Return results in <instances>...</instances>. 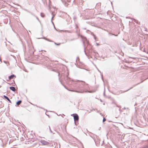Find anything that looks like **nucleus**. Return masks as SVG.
Returning <instances> with one entry per match:
<instances>
[{"label":"nucleus","mask_w":148,"mask_h":148,"mask_svg":"<svg viewBox=\"0 0 148 148\" xmlns=\"http://www.w3.org/2000/svg\"><path fill=\"white\" fill-rule=\"evenodd\" d=\"M58 73L59 79L60 82L64 87L69 91L80 93L89 92L88 90L89 89V87L88 84H86L85 82L83 81L79 80L74 81L68 77L69 74V73L67 72L66 75L64 78V80L68 86L71 88L70 89H69L62 83L59 77L60 73L58 72Z\"/></svg>","instance_id":"1"},{"label":"nucleus","mask_w":148,"mask_h":148,"mask_svg":"<svg viewBox=\"0 0 148 148\" xmlns=\"http://www.w3.org/2000/svg\"><path fill=\"white\" fill-rule=\"evenodd\" d=\"M84 45V51L85 55L87 56L88 58H92V56H94L95 59H96L97 57L99 56V53L94 49L93 46L89 43L87 42V45L86 47L84 45V42H83Z\"/></svg>","instance_id":"2"},{"label":"nucleus","mask_w":148,"mask_h":148,"mask_svg":"<svg viewBox=\"0 0 148 148\" xmlns=\"http://www.w3.org/2000/svg\"><path fill=\"white\" fill-rule=\"evenodd\" d=\"M42 53H38V64H43L45 65V64H47V62H46L45 61H47L49 59L47 57L45 58Z\"/></svg>","instance_id":"3"},{"label":"nucleus","mask_w":148,"mask_h":148,"mask_svg":"<svg viewBox=\"0 0 148 148\" xmlns=\"http://www.w3.org/2000/svg\"><path fill=\"white\" fill-rule=\"evenodd\" d=\"M73 116L74 120V121H78L79 119V117L78 115L77 114L75 113L71 114V116Z\"/></svg>","instance_id":"4"},{"label":"nucleus","mask_w":148,"mask_h":148,"mask_svg":"<svg viewBox=\"0 0 148 148\" xmlns=\"http://www.w3.org/2000/svg\"><path fill=\"white\" fill-rule=\"evenodd\" d=\"M40 142L42 143V145H48L50 144V143L49 142L46 141L45 140H41L40 141Z\"/></svg>","instance_id":"5"},{"label":"nucleus","mask_w":148,"mask_h":148,"mask_svg":"<svg viewBox=\"0 0 148 148\" xmlns=\"http://www.w3.org/2000/svg\"><path fill=\"white\" fill-rule=\"evenodd\" d=\"M148 78V77L147 78H146L145 79H144V80H143L142 81H141L139 83H138L137 84H136V85H134L133 86H132V87H131L130 88H129V89H128V90H125V91H123V92H122L123 93V92H127V91H128V90H130V89H132V88H133V87H134V86H136V85H138V84H140V83H142V82H143L144 80H146V79H147Z\"/></svg>","instance_id":"6"},{"label":"nucleus","mask_w":148,"mask_h":148,"mask_svg":"<svg viewBox=\"0 0 148 148\" xmlns=\"http://www.w3.org/2000/svg\"><path fill=\"white\" fill-rule=\"evenodd\" d=\"M77 35L79 37H80L84 39L85 40H87V39L86 37L83 36L82 35H80L79 33H78L77 34Z\"/></svg>","instance_id":"7"},{"label":"nucleus","mask_w":148,"mask_h":148,"mask_svg":"<svg viewBox=\"0 0 148 148\" xmlns=\"http://www.w3.org/2000/svg\"><path fill=\"white\" fill-rule=\"evenodd\" d=\"M61 1L65 6L67 7L68 6V4L65 1L62 0H61Z\"/></svg>","instance_id":"8"},{"label":"nucleus","mask_w":148,"mask_h":148,"mask_svg":"<svg viewBox=\"0 0 148 148\" xmlns=\"http://www.w3.org/2000/svg\"><path fill=\"white\" fill-rule=\"evenodd\" d=\"M10 90L13 91H15L16 90L15 88L13 86H11L10 87Z\"/></svg>","instance_id":"9"},{"label":"nucleus","mask_w":148,"mask_h":148,"mask_svg":"<svg viewBox=\"0 0 148 148\" xmlns=\"http://www.w3.org/2000/svg\"><path fill=\"white\" fill-rule=\"evenodd\" d=\"M3 97L7 99L10 103H11V101L10 100V99L7 97L5 95H4Z\"/></svg>","instance_id":"10"},{"label":"nucleus","mask_w":148,"mask_h":148,"mask_svg":"<svg viewBox=\"0 0 148 148\" xmlns=\"http://www.w3.org/2000/svg\"><path fill=\"white\" fill-rule=\"evenodd\" d=\"M43 38L45 39L46 40H47L49 41V42H53L50 39H49V38H46L45 37H43Z\"/></svg>","instance_id":"11"},{"label":"nucleus","mask_w":148,"mask_h":148,"mask_svg":"<svg viewBox=\"0 0 148 148\" xmlns=\"http://www.w3.org/2000/svg\"><path fill=\"white\" fill-rule=\"evenodd\" d=\"M14 77H15V76L14 75H12L9 77V79L10 80L12 79H13V78Z\"/></svg>","instance_id":"12"},{"label":"nucleus","mask_w":148,"mask_h":148,"mask_svg":"<svg viewBox=\"0 0 148 148\" xmlns=\"http://www.w3.org/2000/svg\"><path fill=\"white\" fill-rule=\"evenodd\" d=\"M133 21H134V22L138 24L140 23V22H139L137 20H136L135 19L133 18Z\"/></svg>","instance_id":"13"},{"label":"nucleus","mask_w":148,"mask_h":148,"mask_svg":"<svg viewBox=\"0 0 148 148\" xmlns=\"http://www.w3.org/2000/svg\"><path fill=\"white\" fill-rule=\"evenodd\" d=\"M108 34L109 36H113V35H114L115 36H117V35L116 34V35H115V34H112V33H111L110 32L109 33H108Z\"/></svg>","instance_id":"14"},{"label":"nucleus","mask_w":148,"mask_h":148,"mask_svg":"<svg viewBox=\"0 0 148 148\" xmlns=\"http://www.w3.org/2000/svg\"><path fill=\"white\" fill-rule=\"evenodd\" d=\"M22 101H21L20 100L16 102V104L18 106L21 103Z\"/></svg>","instance_id":"15"},{"label":"nucleus","mask_w":148,"mask_h":148,"mask_svg":"<svg viewBox=\"0 0 148 148\" xmlns=\"http://www.w3.org/2000/svg\"><path fill=\"white\" fill-rule=\"evenodd\" d=\"M40 16L41 17L43 18L45 17V15L44 13H40Z\"/></svg>","instance_id":"16"},{"label":"nucleus","mask_w":148,"mask_h":148,"mask_svg":"<svg viewBox=\"0 0 148 148\" xmlns=\"http://www.w3.org/2000/svg\"><path fill=\"white\" fill-rule=\"evenodd\" d=\"M133 61H131L130 60H128V61H127V60H126L125 61V62H126V63H130V62H132Z\"/></svg>","instance_id":"17"},{"label":"nucleus","mask_w":148,"mask_h":148,"mask_svg":"<svg viewBox=\"0 0 148 148\" xmlns=\"http://www.w3.org/2000/svg\"><path fill=\"white\" fill-rule=\"evenodd\" d=\"M54 44L56 45H60V44L61 43H57L56 42H54Z\"/></svg>","instance_id":"18"},{"label":"nucleus","mask_w":148,"mask_h":148,"mask_svg":"<svg viewBox=\"0 0 148 148\" xmlns=\"http://www.w3.org/2000/svg\"><path fill=\"white\" fill-rule=\"evenodd\" d=\"M101 75L102 79L103 80V82H104V79L103 78V74L102 73H101Z\"/></svg>","instance_id":"19"},{"label":"nucleus","mask_w":148,"mask_h":148,"mask_svg":"<svg viewBox=\"0 0 148 148\" xmlns=\"http://www.w3.org/2000/svg\"><path fill=\"white\" fill-rule=\"evenodd\" d=\"M106 121V118L105 117H103V122H104Z\"/></svg>","instance_id":"20"},{"label":"nucleus","mask_w":148,"mask_h":148,"mask_svg":"<svg viewBox=\"0 0 148 148\" xmlns=\"http://www.w3.org/2000/svg\"><path fill=\"white\" fill-rule=\"evenodd\" d=\"M147 140L148 141V139ZM141 148H148V145L144 146Z\"/></svg>","instance_id":"21"},{"label":"nucleus","mask_w":148,"mask_h":148,"mask_svg":"<svg viewBox=\"0 0 148 148\" xmlns=\"http://www.w3.org/2000/svg\"><path fill=\"white\" fill-rule=\"evenodd\" d=\"M75 64L76 65V66L78 67V68H80V69H81V67L80 66L78 65H76V64Z\"/></svg>","instance_id":"22"},{"label":"nucleus","mask_w":148,"mask_h":148,"mask_svg":"<svg viewBox=\"0 0 148 148\" xmlns=\"http://www.w3.org/2000/svg\"><path fill=\"white\" fill-rule=\"evenodd\" d=\"M49 130L50 131V132L51 133H52L53 132L51 131V130L50 126H49Z\"/></svg>","instance_id":"23"},{"label":"nucleus","mask_w":148,"mask_h":148,"mask_svg":"<svg viewBox=\"0 0 148 148\" xmlns=\"http://www.w3.org/2000/svg\"><path fill=\"white\" fill-rule=\"evenodd\" d=\"M91 32L89 30H87L86 31V32L88 33H89V32Z\"/></svg>","instance_id":"24"},{"label":"nucleus","mask_w":148,"mask_h":148,"mask_svg":"<svg viewBox=\"0 0 148 148\" xmlns=\"http://www.w3.org/2000/svg\"><path fill=\"white\" fill-rule=\"evenodd\" d=\"M94 38L96 40V39L97 38V37L95 35H94V36H93Z\"/></svg>","instance_id":"25"},{"label":"nucleus","mask_w":148,"mask_h":148,"mask_svg":"<svg viewBox=\"0 0 148 148\" xmlns=\"http://www.w3.org/2000/svg\"><path fill=\"white\" fill-rule=\"evenodd\" d=\"M77 60H79V57L78 56H77V59L76 60V62H77Z\"/></svg>","instance_id":"26"},{"label":"nucleus","mask_w":148,"mask_h":148,"mask_svg":"<svg viewBox=\"0 0 148 148\" xmlns=\"http://www.w3.org/2000/svg\"><path fill=\"white\" fill-rule=\"evenodd\" d=\"M90 33L91 34V35H92V36H94V35H95L94 34L93 32H90Z\"/></svg>","instance_id":"27"},{"label":"nucleus","mask_w":148,"mask_h":148,"mask_svg":"<svg viewBox=\"0 0 148 148\" xmlns=\"http://www.w3.org/2000/svg\"><path fill=\"white\" fill-rule=\"evenodd\" d=\"M75 40V39H74V38L71 39H69V41H72L73 40Z\"/></svg>","instance_id":"28"},{"label":"nucleus","mask_w":148,"mask_h":148,"mask_svg":"<svg viewBox=\"0 0 148 148\" xmlns=\"http://www.w3.org/2000/svg\"><path fill=\"white\" fill-rule=\"evenodd\" d=\"M121 56H123V55H124V53H123L122 52H121L120 54Z\"/></svg>","instance_id":"29"},{"label":"nucleus","mask_w":148,"mask_h":148,"mask_svg":"<svg viewBox=\"0 0 148 148\" xmlns=\"http://www.w3.org/2000/svg\"><path fill=\"white\" fill-rule=\"evenodd\" d=\"M45 114L47 116H48V117H49V118H50V116H49V115H48V114H47L46 113V112L45 113Z\"/></svg>","instance_id":"30"},{"label":"nucleus","mask_w":148,"mask_h":148,"mask_svg":"<svg viewBox=\"0 0 148 148\" xmlns=\"http://www.w3.org/2000/svg\"><path fill=\"white\" fill-rule=\"evenodd\" d=\"M53 18V16H52V18H51V22H52V23L54 25V23H53V22L52 21Z\"/></svg>","instance_id":"31"},{"label":"nucleus","mask_w":148,"mask_h":148,"mask_svg":"<svg viewBox=\"0 0 148 148\" xmlns=\"http://www.w3.org/2000/svg\"><path fill=\"white\" fill-rule=\"evenodd\" d=\"M129 58H132V59H136L135 58H133V57H129Z\"/></svg>","instance_id":"32"},{"label":"nucleus","mask_w":148,"mask_h":148,"mask_svg":"<svg viewBox=\"0 0 148 148\" xmlns=\"http://www.w3.org/2000/svg\"><path fill=\"white\" fill-rule=\"evenodd\" d=\"M39 107V108H42V109H44V110H46V112L48 111H47V110H45V109H44V108H40V107Z\"/></svg>","instance_id":"33"},{"label":"nucleus","mask_w":148,"mask_h":148,"mask_svg":"<svg viewBox=\"0 0 148 148\" xmlns=\"http://www.w3.org/2000/svg\"><path fill=\"white\" fill-rule=\"evenodd\" d=\"M120 108H121V106H120V107H119V111H120V112H121V109H120Z\"/></svg>","instance_id":"34"},{"label":"nucleus","mask_w":148,"mask_h":148,"mask_svg":"<svg viewBox=\"0 0 148 148\" xmlns=\"http://www.w3.org/2000/svg\"><path fill=\"white\" fill-rule=\"evenodd\" d=\"M97 70H98V71L101 74V71L99 70V69L97 68Z\"/></svg>","instance_id":"35"},{"label":"nucleus","mask_w":148,"mask_h":148,"mask_svg":"<svg viewBox=\"0 0 148 148\" xmlns=\"http://www.w3.org/2000/svg\"><path fill=\"white\" fill-rule=\"evenodd\" d=\"M103 95L105 96V90L104 92H103Z\"/></svg>","instance_id":"36"},{"label":"nucleus","mask_w":148,"mask_h":148,"mask_svg":"<svg viewBox=\"0 0 148 148\" xmlns=\"http://www.w3.org/2000/svg\"><path fill=\"white\" fill-rule=\"evenodd\" d=\"M50 67V66H49V65H48V66H47V68H48V69Z\"/></svg>","instance_id":"37"},{"label":"nucleus","mask_w":148,"mask_h":148,"mask_svg":"<svg viewBox=\"0 0 148 148\" xmlns=\"http://www.w3.org/2000/svg\"><path fill=\"white\" fill-rule=\"evenodd\" d=\"M68 2H70L71 0H67Z\"/></svg>","instance_id":"38"},{"label":"nucleus","mask_w":148,"mask_h":148,"mask_svg":"<svg viewBox=\"0 0 148 148\" xmlns=\"http://www.w3.org/2000/svg\"><path fill=\"white\" fill-rule=\"evenodd\" d=\"M114 53H117V52L116 51H114Z\"/></svg>","instance_id":"39"},{"label":"nucleus","mask_w":148,"mask_h":148,"mask_svg":"<svg viewBox=\"0 0 148 148\" xmlns=\"http://www.w3.org/2000/svg\"><path fill=\"white\" fill-rule=\"evenodd\" d=\"M52 71H55V69H52Z\"/></svg>","instance_id":"40"},{"label":"nucleus","mask_w":148,"mask_h":148,"mask_svg":"<svg viewBox=\"0 0 148 148\" xmlns=\"http://www.w3.org/2000/svg\"><path fill=\"white\" fill-rule=\"evenodd\" d=\"M96 44H97V46H98V45H99V43H96Z\"/></svg>","instance_id":"41"},{"label":"nucleus","mask_w":148,"mask_h":148,"mask_svg":"<svg viewBox=\"0 0 148 148\" xmlns=\"http://www.w3.org/2000/svg\"><path fill=\"white\" fill-rule=\"evenodd\" d=\"M83 29H86V28H83Z\"/></svg>","instance_id":"42"},{"label":"nucleus","mask_w":148,"mask_h":148,"mask_svg":"<svg viewBox=\"0 0 148 148\" xmlns=\"http://www.w3.org/2000/svg\"><path fill=\"white\" fill-rule=\"evenodd\" d=\"M63 75H64V74L63 73L61 74V76H62Z\"/></svg>","instance_id":"43"},{"label":"nucleus","mask_w":148,"mask_h":148,"mask_svg":"<svg viewBox=\"0 0 148 148\" xmlns=\"http://www.w3.org/2000/svg\"><path fill=\"white\" fill-rule=\"evenodd\" d=\"M74 123H75V125H77L76 123L75 122V121H74Z\"/></svg>","instance_id":"44"},{"label":"nucleus","mask_w":148,"mask_h":148,"mask_svg":"<svg viewBox=\"0 0 148 148\" xmlns=\"http://www.w3.org/2000/svg\"><path fill=\"white\" fill-rule=\"evenodd\" d=\"M76 28H77V27H78L77 25H76Z\"/></svg>","instance_id":"45"},{"label":"nucleus","mask_w":148,"mask_h":148,"mask_svg":"<svg viewBox=\"0 0 148 148\" xmlns=\"http://www.w3.org/2000/svg\"><path fill=\"white\" fill-rule=\"evenodd\" d=\"M135 111H136V107H135Z\"/></svg>","instance_id":"46"},{"label":"nucleus","mask_w":148,"mask_h":148,"mask_svg":"<svg viewBox=\"0 0 148 148\" xmlns=\"http://www.w3.org/2000/svg\"><path fill=\"white\" fill-rule=\"evenodd\" d=\"M100 101H101V102H102V100H101V99H100Z\"/></svg>","instance_id":"47"},{"label":"nucleus","mask_w":148,"mask_h":148,"mask_svg":"<svg viewBox=\"0 0 148 148\" xmlns=\"http://www.w3.org/2000/svg\"><path fill=\"white\" fill-rule=\"evenodd\" d=\"M116 106L117 107H119H119H120V106H118V105H117Z\"/></svg>","instance_id":"48"},{"label":"nucleus","mask_w":148,"mask_h":148,"mask_svg":"<svg viewBox=\"0 0 148 148\" xmlns=\"http://www.w3.org/2000/svg\"><path fill=\"white\" fill-rule=\"evenodd\" d=\"M123 109H126V108L125 107H124L123 108Z\"/></svg>","instance_id":"49"},{"label":"nucleus","mask_w":148,"mask_h":148,"mask_svg":"<svg viewBox=\"0 0 148 148\" xmlns=\"http://www.w3.org/2000/svg\"><path fill=\"white\" fill-rule=\"evenodd\" d=\"M136 105H137L136 103L135 104V105H134V106H135Z\"/></svg>","instance_id":"50"},{"label":"nucleus","mask_w":148,"mask_h":148,"mask_svg":"<svg viewBox=\"0 0 148 148\" xmlns=\"http://www.w3.org/2000/svg\"><path fill=\"white\" fill-rule=\"evenodd\" d=\"M40 38H37V39H40Z\"/></svg>","instance_id":"51"},{"label":"nucleus","mask_w":148,"mask_h":148,"mask_svg":"<svg viewBox=\"0 0 148 148\" xmlns=\"http://www.w3.org/2000/svg\"><path fill=\"white\" fill-rule=\"evenodd\" d=\"M38 20L39 21H40L39 20L38 18H37Z\"/></svg>","instance_id":"52"},{"label":"nucleus","mask_w":148,"mask_h":148,"mask_svg":"<svg viewBox=\"0 0 148 148\" xmlns=\"http://www.w3.org/2000/svg\"><path fill=\"white\" fill-rule=\"evenodd\" d=\"M100 114L101 115H102V113H100Z\"/></svg>","instance_id":"53"},{"label":"nucleus","mask_w":148,"mask_h":148,"mask_svg":"<svg viewBox=\"0 0 148 148\" xmlns=\"http://www.w3.org/2000/svg\"><path fill=\"white\" fill-rule=\"evenodd\" d=\"M75 17H74V19H75Z\"/></svg>","instance_id":"54"},{"label":"nucleus","mask_w":148,"mask_h":148,"mask_svg":"<svg viewBox=\"0 0 148 148\" xmlns=\"http://www.w3.org/2000/svg\"><path fill=\"white\" fill-rule=\"evenodd\" d=\"M147 53L148 54V51L147 52Z\"/></svg>","instance_id":"55"},{"label":"nucleus","mask_w":148,"mask_h":148,"mask_svg":"<svg viewBox=\"0 0 148 148\" xmlns=\"http://www.w3.org/2000/svg\"><path fill=\"white\" fill-rule=\"evenodd\" d=\"M144 51H145V49H144Z\"/></svg>","instance_id":"56"},{"label":"nucleus","mask_w":148,"mask_h":148,"mask_svg":"<svg viewBox=\"0 0 148 148\" xmlns=\"http://www.w3.org/2000/svg\"><path fill=\"white\" fill-rule=\"evenodd\" d=\"M90 136L92 138V137L91 136Z\"/></svg>","instance_id":"57"},{"label":"nucleus","mask_w":148,"mask_h":148,"mask_svg":"<svg viewBox=\"0 0 148 148\" xmlns=\"http://www.w3.org/2000/svg\"><path fill=\"white\" fill-rule=\"evenodd\" d=\"M39 52H40V51L39 50Z\"/></svg>","instance_id":"58"},{"label":"nucleus","mask_w":148,"mask_h":148,"mask_svg":"<svg viewBox=\"0 0 148 148\" xmlns=\"http://www.w3.org/2000/svg\"><path fill=\"white\" fill-rule=\"evenodd\" d=\"M137 42H138H138L137 41Z\"/></svg>","instance_id":"59"},{"label":"nucleus","mask_w":148,"mask_h":148,"mask_svg":"<svg viewBox=\"0 0 148 148\" xmlns=\"http://www.w3.org/2000/svg\"><path fill=\"white\" fill-rule=\"evenodd\" d=\"M147 136H148V134L147 135Z\"/></svg>","instance_id":"60"}]
</instances>
